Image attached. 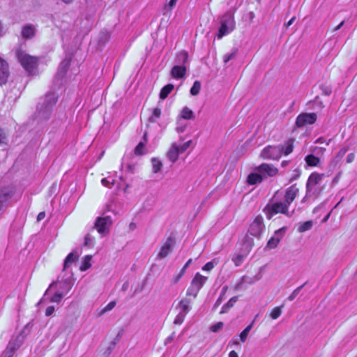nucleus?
<instances>
[{
  "mask_svg": "<svg viewBox=\"0 0 357 357\" xmlns=\"http://www.w3.org/2000/svg\"><path fill=\"white\" fill-rule=\"evenodd\" d=\"M151 163H152V167H153V172L154 173L159 172L160 171V169H161L162 166V162H160V160H159L158 159H157L155 158H153L151 159Z\"/></svg>",
  "mask_w": 357,
  "mask_h": 357,
  "instance_id": "nucleus-40",
  "label": "nucleus"
},
{
  "mask_svg": "<svg viewBox=\"0 0 357 357\" xmlns=\"http://www.w3.org/2000/svg\"><path fill=\"white\" fill-rule=\"evenodd\" d=\"M300 176H301V170L298 169H295L293 171V174H292V175L291 176V177L289 178V183L293 182L294 181H295L297 178H298Z\"/></svg>",
  "mask_w": 357,
  "mask_h": 357,
  "instance_id": "nucleus-52",
  "label": "nucleus"
},
{
  "mask_svg": "<svg viewBox=\"0 0 357 357\" xmlns=\"http://www.w3.org/2000/svg\"><path fill=\"white\" fill-rule=\"evenodd\" d=\"M101 183L105 186V187H107V188H112V185H114V180L112 179L111 181L108 180L107 178H104L101 180Z\"/></svg>",
  "mask_w": 357,
  "mask_h": 357,
  "instance_id": "nucleus-54",
  "label": "nucleus"
},
{
  "mask_svg": "<svg viewBox=\"0 0 357 357\" xmlns=\"http://www.w3.org/2000/svg\"><path fill=\"white\" fill-rule=\"evenodd\" d=\"M174 88V86L172 84H168L163 86L160 92V98L162 100H165L172 91Z\"/></svg>",
  "mask_w": 357,
  "mask_h": 357,
  "instance_id": "nucleus-33",
  "label": "nucleus"
},
{
  "mask_svg": "<svg viewBox=\"0 0 357 357\" xmlns=\"http://www.w3.org/2000/svg\"><path fill=\"white\" fill-rule=\"evenodd\" d=\"M58 100V97L54 92L47 93L37 106L35 118L39 121L48 120L53 112V108Z\"/></svg>",
  "mask_w": 357,
  "mask_h": 357,
  "instance_id": "nucleus-1",
  "label": "nucleus"
},
{
  "mask_svg": "<svg viewBox=\"0 0 357 357\" xmlns=\"http://www.w3.org/2000/svg\"><path fill=\"white\" fill-rule=\"evenodd\" d=\"M277 192L275 194L273 198L269 201V202L264 207L263 211L265 213L268 219H271L275 215L278 213H282L291 218L294 214V211L291 212L289 211V207L284 201L278 202L275 201L273 199L275 197Z\"/></svg>",
  "mask_w": 357,
  "mask_h": 357,
  "instance_id": "nucleus-2",
  "label": "nucleus"
},
{
  "mask_svg": "<svg viewBox=\"0 0 357 357\" xmlns=\"http://www.w3.org/2000/svg\"><path fill=\"white\" fill-rule=\"evenodd\" d=\"M187 68H185V66L174 65L170 71L171 77L176 79H179L185 77L186 75Z\"/></svg>",
  "mask_w": 357,
  "mask_h": 357,
  "instance_id": "nucleus-19",
  "label": "nucleus"
},
{
  "mask_svg": "<svg viewBox=\"0 0 357 357\" xmlns=\"http://www.w3.org/2000/svg\"><path fill=\"white\" fill-rule=\"evenodd\" d=\"M78 257V254L73 252L68 254L64 260L63 271H66V269H68L70 266L77 259Z\"/></svg>",
  "mask_w": 357,
  "mask_h": 357,
  "instance_id": "nucleus-30",
  "label": "nucleus"
},
{
  "mask_svg": "<svg viewBox=\"0 0 357 357\" xmlns=\"http://www.w3.org/2000/svg\"><path fill=\"white\" fill-rule=\"evenodd\" d=\"M263 181V176L258 172L250 174L247 178V182L249 185L261 183Z\"/></svg>",
  "mask_w": 357,
  "mask_h": 357,
  "instance_id": "nucleus-25",
  "label": "nucleus"
},
{
  "mask_svg": "<svg viewBox=\"0 0 357 357\" xmlns=\"http://www.w3.org/2000/svg\"><path fill=\"white\" fill-rule=\"evenodd\" d=\"M190 143H191V141L190 140L187 142H185L181 146H178L180 153H182L185 152L190 146Z\"/></svg>",
  "mask_w": 357,
  "mask_h": 357,
  "instance_id": "nucleus-58",
  "label": "nucleus"
},
{
  "mask_svg": "<svg viewBox=\"0 0 357 357\" xmlns=\"http://www.w3.org/2000/svg\"><path fill=\"white\" fill-rule=\"evenodd\" d=\"M256 170L263 176L264 180L267 177L275 176L278 172V169L276 167L273 165L267 163H262L256 168Z\"/></svg>",
  "mask_w": 357,
  "mask_h": 357,
  "instance_id": "nucleus-10",
  "label": "nucleus"
},
{
  "mask_svg": "<svg viewBox=\"0 0 357 357\" xmlns=\"http://www.w3.org/2000/svg\"><path fill=\"white\" fill-rule=\"evenodd\" d=\"M238 50L234 48L231 52L227 53L223 56V61L225 63H228L229 61L236 58L237 55Z\"/></svg>",
  "mask_w": 357,
  "mask_h": 357,
  "instance_id": "nucleus-38",
  "label": "nucleus"
},
{
  "mask_svg": "<svg viewBox=\"0 0 357 357\" xmlns=\"http://www.w3.org/2000/svg\"><path fill=\"white\" fill-rule=\"evenodd\" d=\"M234 28V14L231 11L227 12L221 17L220 26L217 34L218 38H222L224 36L231 32Z\"/></svg>",
  "mask_w": 357,
  "mask_h": 357,
  "instance_id": "nucleus-4",
  "label": "nucleus"
},
{
  "mask_svg": "<svg viewBox=\"0 0 357 357\" xmlns=\"http://www.w3.org/2000/svg\"><path fill=\"white\" fill-rule=\"evenodd\" d=\"M161 115V109L158 107L154 108L152 112V115L149 116V121L150 122L154 123L156 121L157 119H158Z\"/></svg>",
  "mask_w": 357,
  "mask_h": 357,
  "instance_id": "nucleus-43",
  "label": "nucleus"
},
{
  "mask_svg": "<svg viewBox=\"0 0 357 357\" xmlns=\"http://www.w3.org/2000/svg\"><path fill=\"white\" fill-rule=\"evenodd\" d=\"M207 280V277L201 275L199 273H197L195 277L192 278L190 284L200 290Z\"/></svg>",
  "mask_w": 357,
  "mask_h": 357,
  "instance_id": "nucleus-21",
  "label": "nucleus"
},
{
  "mask_svg": "<svg viewBox=\"0 0 357 357\" xmlns=\"http://www.w3.org/2000/svg\"><path fill=\"white\" fill-rule=\"evenodd\" d=\"M322 187L318 185H309L306 183V194L303 197L302 202H305L310 198H317L322 191Z\"/></svg>",
  "mask_w": 357,
  "mask_h": 357,
  "instance_id": "nucleus-11",
  "label": "nucleus"
},
{
  "mask_svg": "<svg viewBox=\"0 0 357 357\" xmlns=\"http://www.w3.org/2000/svg\"><path fill=\"white\" fill-rule=\"evenodd\" d=\"M324 177V174H319L317 172H313L308 177L307 183H308L309 185H320V183Z\"/></svg>",
  "mask_w": 357,
  "mask_h": 357,
  "instance_id": "nucleus-27",
  "label": "nucleus"
},
{
  "mask_svg": "<svg viewBox=\"0 0 357 357\" xmlns=\"http://www.w3.org/2000/svg\"><path fill=\"white\" fill-rule=\"evenodd\" d=\"M175 335V332H173L169 337H167L165 340V344L167 345L171 343L174 340Z\"/></svg>",
  "mask_w": 357,
  "mask_h": 357,
  "instance_id": "nucleus-61",
  "label": "nucleus"
},
{
  "mask_svg": "<svg viewBox=\"0 0 357 357\" xmlns=\"http://www.w3.org/2000/svg\"><path fill=\"white\" fill-rule=\"evenodd\" d=\"M93 238H92L89 234H87L84 238V245L91 246L93 243Z\"/></svg>",
  "mask_w": 357,
  "mask_h": 357,
  "instance_id": "nucleus-56",
  "label": "nucleus"
},
{
  "mask_svg": "<svg viewBox=\"0 0 357 357\" xmlns=\"http://www.w3.org/2000/svg\"><path fill=\"white\" fill-rule=\"evenodd\" d=\"M299 190L296 187V184H294L287 188L284 194V202L288 205L290 206L295 198L297 197L298 194Z\"/></svg>",
  "mask_w": 357,
  "mask_h": 357,
  "instance_id": "nucleus-16",
  "label": "nucleus"
},
{
  "mask_svg": "<svg viewBox=\"0 0 357 357\" xmlns=\"http://www.w3.org/2000/svg\"><path fill=\"white\" fill-rule=\"evenodd\" d=\"M91 259V256H90V255H86L83 258L82 264L80 266V270L81 271H86V270H87L88 268H90V266H91V263H90Z\"/></svg>",
  "mask_w": 357,
  "mask_h": 357,
  "instance_id": "nucleus-42",
  "label": "nucleus"
},
{
  "mask_svg": "<svg viewBox=\"0 0 357 357\" xmlns=\"http://www.w3.org/2000/svg\"><path fill=\"white\" fill-rule=\"evenodd\" d=\"M71 55H67L65 59L61 62L57 73L56 75V79H62L67 73L71 62Z\"/></svg>",
  "mask_w": 357,
  "mask_h": 357,
  "instance_id": "nucleus-12",
  "label": "nucleus"
},
{
  "mask_svg": "<svg viewBox=\"0 0 357 357\" xmlns=\"http://www.w3.org/2000/svg\"><path fill=\"white\" fill-rule=\"evenodd\" d=\"M238 301V296H235L231 298L222 307L220 314H225L234 307V304Z\"/></svg>",
  "mask_w": 357,
  "mask_h": 357,
  "instance_id": "nucleus-29",
  "label": "nucleus"
},
{
  "mask_svg": "<svg viewBox=\"0 0 357 357\" xmlns=\"http://www.w3.org/2000/svg\"><path fill=\"white\" fill-rule=\"evenodd\" d=\"M190 303L191 301L190 299L186 298H183L179 301L176 308L179 309V312H183L185 314H187L191 309V307L190 305Z\"/></svg>",
  "mask_w": 357,
  "mask_h": 357,
  "instance_id": "nucleus-24",
  "label": "nucleus"
},
{
  "mask_svg": "<svg viewBox=\"0 0 357 357\" xmlns=\"http://www.w3.org/2000/svg\"><path fill=\"white\" fill-rule=\"evenodd\" d=\"M199 291V289H197V288L190 284L187 289L186 295L188 296H193L194 298H196Z\"/></svg>",
  "mask_w": 357,
  "mask_h": 357,
  "instance_id": "nucleus-49",
  "label": "nucleus"
},
{
  "mask_svg": "<svg viewBox=\"0 0 357 357\" xmlns=\"http://www.w3.org/2000/svg\"><path fill=\"white\" fill-rule=\"evenodd\" d=\"M254 245V241L252 237L250 236V234L248 233L243 239L242 243V252H245V254H248L252 250Z\"/></svg>",
  "mask_w": 357,
  "mask_h": 357,
  "instance_id": "nucleus-22",
  "label": "nucleus"
},
{
  "mask_svg": "<svg viewBox=\"0 0 357 357\" xmlns=\"http://www.w3.org/2000/svg\"><path fill=\"white\" fill-rule=\"evenodd\" d=\"M65 296L63 291L56 290L54 294L50 298V301L52 303H59L62 298Z\"/></svg>",
  "mask_w": 357,
  "mask_h": 357,
  "instance_id": "nucleus-37",
  "label": "nucleus"
},
{
  "mask_svg": "<svg viewBox=\"0 0 357 357\" xmlns=\"http://www.w3.org/2000/svg\"><path fill=\"white\" fill-rule=\"evenodd\" d=\"M11 346L12 344L7 345L6 349L3 352V357H13L15 352L11 350Z\"/></svg>",
  "mask_w": 357,
  "mask_h": 357,
  "instance_id": "nucleus-53",
  "label": "nucleus"
},
{
  "mask_svg": "<svg viewBox=\"0 0 357 357\" xmlns=\"http://www.w3.org/2000/svg\"><path fill=\"white\" fill-rule=\"evenodd\" d=\"M223 326H224L223 322L219 321V322L216 323L215 324L211 326L210 330L213 333H217L222 328Z\"/></svg>",
  "mask_w": 357,
  "mask_h": 357,
  "instance_id": "nucleus-51",
  "label": "nucleus"
},
{
  "mask_svg": "<svg viewBox=\"0 0 357 357\" xmlns=\"http://www.w3.org/2000/svg\"><path fill=\"white\" fill-rule=\"evenodd\" d=\"M179 153H181L179 151L178 146L176 144H172V147L168 151V152L167 153V156L168 159L172 162L174 163L178 160Z\"/></svg>",
  "mask_w": 357,
  "mask_h": 357,
  "instance_id": "nucleus-23",
  "label": "nucleus"
},
{
  "mask_svg": "<svg viewBox=\"0 0 357 357\" xmlns=\"http://www.w3.org/2000/svg\"><path fill=\"white\" fill-rule=\"evenodd\" d=\"M264 225L263 218L261 215L257 216L253 222L250 224L248 233L252 236L259 238L261 233L264 230Z\"/></svg>",
  "mask_w": 357,
  "mask_h": 357,
  "instance_id": "nucleus-6",
  "label": "nucleus"
},
{
  "mask_svg": "<svg viewBox=\"0 0 357 357\" xmlns=\"http://www.w3.org/2000/svg\"><path fill=\"white\" fill-rule=\"evenodd\" d=\"M214 267V264L212 261L207 262L203 267L202 269L204 271H209L213 269Z\"/></svg>",
  "mask_w": 357,
  "mask_h": 357,
  "instance_id": "nucleus-60",
  "label": "nucleus"
},
{
  "mask_svg": "<svg viewBox=\"0 0 357 357\" xmlns=\"http://www.w3.org/2000/svg\"><path fill=\"white\" fill-rule=\"evenodd\" d=\"M227 289H228L227 286H224L222 288L220 294L213 305V310H216L218 307V306L222 303V301L225 298V294L227 293Z\"/></svg>",
  "mask_w": 357,
  "mask_h": 357,
  "instance_id": "nucleus-34",
  "label": "nucleus"
},
{
  "mask_svg": "<svg viewBox=\"0 0 357 357\" xmlns=\"http://www.w3.org/2000/svg\"><path fill=\"white\" fill-rule=\"evenodd\" d=\"M24 340V337L20 334L17 335L15 339H12L8 344H12L11 350L15 351L22 345Z\"/></svg>",
  "mask_w": 357,
  "mask_h": 357,
  "instance_id": "nucleus-32",
  "label": "nucleus"
},
{
  "mask_svg": "<svg viewBox=\"0 0 357 357\" xmlns=\"http://www.w3.org/2000/svg\"><path fill=\"white\" fill-rule=\"evenodd\" d=\"M305 161L308 166L317 167L320 162V159L319 157L315 156L313 154H309L305 156Z\"/></svg>",
  "mask_w": 357,
  "mask_h": 357,
  "instance_id": "nucleus-31",
  "label": "nucleus"
},
{
  "mask_svg": "<svg viewBox=\"0 0 357 357\" xmlns=\"http://www.w3.org/2000/svg\"><path fill=\"white\" fill-rule=\"evenodd\" d=\"M349 147L348 146H344L340 149V150L337 152L336 155V158H342L344 156L346 153L348 151Z\"/></svg>",
  "mask_w": 357,
  "mask_h": 357,
  "instance_id": "nucleus-55",
  "label": "nucleus"
},
{
  "mask_svg": "<svg viewBox=\"0 0 357 357\" xmlns=\"http://www.w3.org/2000/svg\"><path fill=\"white\" fill-rule=\"evenodd\" d=\"M294 141L293 139H289L284 144L278 145L281 148V155L284 153L285 155H287L293 151Z\"/></svg>",
  "mask_w": 357,
  "mask_h": 357,
  "instance_id": "nucleus-26",
  "label": "nucleus"
},
{
  "mask_svg": "<svg viewBox=\"0 0 357 357\" xmlns=\"http://www.w3.org/2000/svg\"><path fill=\"white\" fill-rule=\"evenodd\" d=\"M306 284H307V282H305L304 284H303L302 285H301L298 287H297L296 289H295L293 291V292L288 296L287 299L289 301H294Z\"/></svg>",
  "mask_w": 357,
  "mask_h": 357,
  "instance_id": "nucleus-45",
  "label": "nucleus"
},
{
  "mask_svg": "<svg viewBox=\"0 0 357 357\" xmlns=\"http://www.w3.org/2000/svg\"><path fill=\"white\" fill-rule=\"evenodd\" d=\"M11 196V191L8 188L0 189V212L6 206L8 199H10Z\"/></svg>",
  "mask_w": 357,
  "mask_h": 357,
  "instance_id": "nucleus-20",
  "label": "nucleus"
},
{
  "mask_svg": "<svg viewBox=\"0 0 357 357\" xmlns=\"http://www.w3.org/2000/svg\"><path fill=\"white\" fill-rule=\"evenodd\" d=\"M183 276L178 273L177 275H174L172 279V283L173 284H176L178 282V281L181 280V278Z\"/></svg>",
  "mask_w": 357,
  "mask_h": 357,
  "instance_id": "nucleus-63",
  "label": "nucleus"
},
{
  "mask_svg": "<svg viewBox=\"0 0 357 357\" xmlns=\"http://www.w3.org/2000/svg\"><path fill=\"white\" fill-rule=\"evenodd\" d=\"M321 89L322 93L325 96H330L332 93V89L329 86H321Z\"/></svg>",
  "mask_w": 357,
  "mask_h": 357,
  "instance_id": "nucleus-57",
  "label": "nucleus"
},
{
  "mask_svg": "<svg viewBox=\"0 0 357 357\" xmlns=\"http://www.w3.org/2000/svg\"><path fill=\"white\" fill-rule=\"evenodd\" d=\"M174 243H175L174 239L172 236H169L167 239V241L165 243V244L163 245V246L161 248L160 251L158 254L157 258L158 259L165 258L172 251V248L174 245Z\"/></svg>",
  "mask_w": 357,
  "mask_h": 357,
  "instance_id": "nucleus-15",
  "label": "nucleus"
},
{
  "mask_svg": "<svg viewBox=\"0 0 357 357\" xmlns=\"http://www.w3.org/2000/svg\"><path fill=\"white\" fill-rule=\"evenodd\" d=\"M36 26L32 24H27L22 27L21 35L24 39L29 40L36 36Z\"/></svg>",
  "mask_w": 357,
  "mask_h": 357,
  "instance_id": "nucleus-17",
  "label": "nucleus"
},
{
  "mask_svg": "<svg viewBox=\"0 0 357 357\" xmlns=\"http://www.w3.org/2000/svg\"><path fill=\"white\" fill-rule=\"evenodd\" d=\"M201 89V82L198 80L194 82L192 86L190 89V94L192 96H197L199 93Z\"/></svg>",
  "mask_w": 357,
  "mask_h": 357,
  "instance_id": "nucleus-41",
  "label": "nucleus"
},
{
  "mask_svg": "<svg viewBox=\"0 0 357 357\" xmlns=\"http://www.w3.org/2000/svg\"><path fill=\"white\" fill-rule=\"evenodd\" d=\"M174 65L188 68L189 64L188 54L185 51H181L176 54L174 59Z\"/></svg>",
  "mask_w": 357,
  "mask_h": 357,
  "instance_id": "nucleus-18",
  "label": "nucleus"
},
{
  "mask_svg": "<svg viewBox=\"0 0 357 357\" xmlns=\"http://www.w3.org/2000/svg\"><path fill=\"white\" fill-rule=\"evenodd\" d=\"M15 55L17 61L27 73L31 74L36 69L38 64V57L31 56L21 49L16 50Z\"/></svg>",
  "mask_w": 357,
  "mask_h": 357,
  "instance_id": "nucleus-3",
  "label": "nucleus"
},
{
  "mask_svg": "<svg viewBox=\"0 0 357 357\" xmlns=\"http://www.w3.org/2000/svg\"><path fill=\"white\" fill-rule=\"evenodd\" d=\"M185 316H186V314H185L184 313L178 312V314L176 315V317L174 319V324H178V325L181 324L183 322Z\"/></svg>",
  "mask_w": 357,
  "mask_h": 357,
  "instance_id": "nucleus-50",
  "label": "nucleus"
},
{
  "mask_svg": "<svg viewBox=\"0 0 357 357\" xmlns=\"http://www.w3.org/2000/svg\"><path fill=\"white\" fill-rule=\"evenodd\" d=\"M178 0H170L169 3L165 6V9L172 10L177 3Z\"/></svg>",
  "mask_w": 357,
  "mask_h": 357,
  "instance_id": "nucleus-62",
  "label": "nucleus"
},
{
  "mask_svg": "<svg viewBox=\"0 0 357 357\" xmlns=\"http://www.w3.org/2000/svg\"><path fill=\"white\" fill-rule=\"evenodd\" d=\"M317 119L316 113H301L296 119L295 125L298 128H302L315 123Z\"/></svg>",
  "mask_w": 357,
  "mask_h": 357,
  "instance_id": "nucleus-8",
  "label": "nucleus"
},
{
  "mask_svg": "<svg viewBox=\"0 0 357 357\" xmlns=\"http://www.w3.org/2000/svg\"><path fill=\"white\" fill-rule=\"evenodd\" d=\"M286 229L284 227L280 228L275 231L274 235L268 240L266 247L268 249L275 248L280 240L284 235Z\"/></svg>",
  "mask_w": 357,
  "mask_h": 357,
  "instance_id": "nucleus-13",
  "label": "nucleus"
},
{
  "mask_svg": "<svg viewBox=\"0 0 357 357\" xmlns=\"http://www.w3.org/2000/svg\"><path fill=\"white\" fill-rule=\"evenodd\" d=\"M73 282V273L71 271H68V269H66V271H62V273L58 276L57 280L55 282H53L49 287V288L46 290V291L44 294L43 297L40 301V303L45 302L46 300L49 299V291L51 288H53L54 286H57L58 282Z\"/></svg>",
  "mask_w": 357,
  "mask_h": 357,
  "instance_id": "nucleus-7",
  "label": "nucleus"
},
{
  "mask_svg": "<svg viewBox=\"0 0 357 357\" xmlns=\"http://www.w3.org/2000/svg\"><path fill=\"white\" fill-rule=\"evenodd\" d=\"M112 224V220L110 216L106 215L104 217H99L96 219L95 222V228L100 234H105L109 232V227Z\"/></svg>",
  "mask_w": 357,
  "mask_h": 357,
  "instance_id": "nucleus-9",
  "label": "nucleus"
},
{
  "mask_svg": "<svg viewBox=\"0 0 357 357\" xmlns=\"http://www.w3.org/2000/svg\"><path fill=\"white\" fill-rule=\"evenodd\" d=\"M145 142H140L135 149V153L137 155H142L145 153Z\"/></svg>",
  "mask_w": 357,
  "mask_h": 357,
  "instance_id": "nucleus-46",
  "label": "nucleus"
},
{
  "mask_svg": "<svg viewBox=\"0 0 357 357\" xmlns=\"http://www.w3.org/2000/svg\"><path fill=\"white\" fill-rule=\"evenodd\" d=\"M73 285V282H61L57 283V286H54V287H56L57 290H60L61 291H63L64 295L66 296L68 292L71 289Z\"/></svg>",
  "mask_w": 357,
  "mask_h": 357,
  "instance_id": "nucleus-28",
  "label": "nucleus"
},
{
  "mask_svg": "<svg viewBox=\"0 0 357 357\" xmlns=\"http://www.w3.org/2000/svg\"><path fill=\"white\" fill-rule=\"evenodd\" d=\"M54 310H55V309H54V306H49V307H47L46 310H45V315L47 317H49V316L52 315L54 313Z\"/></svg>",
  "mask_w": 357,
  "mask_h": 357,
  "instance_id": "nucleus-64",
  "label": "nucleus"
},
{
  "mask_svg": "<svg viewBox=\"0 0 357 357\" xmlns=\"http://www.w3.org/2000/svg\"><path fill=\"white\" fill-rule=\"evenodd\" d=\"M116 305L115 301H111L109 302L104 308H102L98 314V317L102 316L105 313L112 310Z\"/></svg>",
  "mask_w": 357,
  "mask_h": 357,
  "instance_id": "nucleus-44",
  "label": "nucleus"
},
{
  "mask_svg": "<svg viewBox=\"0 0 357 357\" xmlns=\"http://www.w3.org/2000/svg\"><path fill=\"white\" fill-rule=\"evenodd\" d=\"M254 323H255V321H252L248 326H247L245 327V328L241 333L239 337H240V340L242 342H245L247 337H248V335L250 333V331H251V329L253 327V325H254Z\"/></svg>",
  "mask_w": 357,
  "mask_h": 357,
  "instance_id": "nucleus-35",
  "label": "nucleus"
},
{
  "mask_svg": "<svg viewBox=\"0 0 357 357\" xmlns=\"http://www.w3.org/2000/svg\"><path fill=\"white\" fill-rule=\"evenodd\" d=\"M313 226V222L308 220L301 223L298 229L299 232H305L312 229Z\"/></svg>",
  "mask_w": 357,
  "mask_h": 357,
  "instance_id": "nucleus-39",
  "label": "nucleus"
},
{
  "mask_svg": "<svg viewBox=\"0 0 357 357\" xmlns=\"http://www.w3.org/2000/svg\"><path fill=\"white\" fill-rule=\"evenodd\" d=\"M181 117L184 119H194L195 115L193 112L188 107H185L183 108L181 114Z\"/></svg>",
  "mask_w": 357,
  "mask_h": 357,
  "instance_id": "nucleus-36",
  "label": "nucleus"
},
{
  "mask_svg": "<svg viewBox=\"0 0 357 357\" xmlns=\"http://www.w3.org/2000/svg\"><path fill=\"white\" fill-rule=\"evenodd\" d=\"M283 307V305H281L280 307H276L273 308L271 312V317L273 319H278L282 314L281 308Z\"/></svg>",
  "mask_w": 357,
  "mask_h": 357,
  "instance_id": "nucleus-48",
  "label": "nucleus"
},
{
  "mask_svg": "<svg viewBox=\"0 0 357 357\" xmlns=\"http://www.w3.org/2000/svg\"><path fill=\"white\" fill-rule=\"evenodd\" d=\"M247 255L248 254H245V252H243L242 254H239V255H237L235 257H234L232 258V261H234V263L235 264V265L236 266H238L241 264L245 256Z\"/></svg>",
  "mask_w": 357,
  "mask_h": 357,
  "instance_id": "nucleus-47",
  "label": "nucleus"
},
{
  "mask_svg": "<svg viewBox=\"0 0 357 357\" xmlns=\"http://www.w3.org/2000/svg\"><path fill=\"white\" fill-rule=\"evenodd\" d=\"M246 277L245 276H243L241 278V281L238 282V283H236L234 286V289L235 290H239L241 289L242 287V284L243 282H246V280H245Z\"/></svg>",
  "mask_w": 357,
  "mask_h": 357,
  "instance_id": "nucleus-59",
  "label": "nucleus"
},
{
  "mask_svg": "<svg viewBox=\"0 0 357 357\" xmlns=\"http://www.w3.org/2000/svg\"><path fill=\"white\" fill-rule=\"evenodd\" d=\"M10 75L8 63L0 56V85L5 84Z\"/></svg>",
  "mask_w": 357,
  "mask_h": 357,
  "instance_id": "nucleus-14",
  "label": "nucleus"
},
{
  "mask_svg": "<svg viewBox=\"0 0 357 357\" xmlns=\"http://www.w3.org/2000/svg\"><path fill=\"white\" fill-rule=\"evenodd\" d=\"M280 149L278 145L267 146L262 149L260 157L265 160H278L282 156Z\"/></svg>",
  "mask_w": 357,
  "mask_h": 357,
  "instance_id": "nucleus-5",
  "label": "nucleus"
}]
</instances>
